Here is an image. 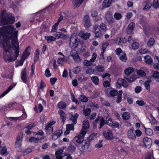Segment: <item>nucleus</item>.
I'll return each mask as SVG.
<instances>
[{
  "mask_svg": "<svg viewBox=\"0 0 159 159\" xmlns=\"http://www.w3.org/2000/svg\"><path fill=\"white\" fill-rule=\"evenodd\" d=\"M127 135L129 139H135L136 138V136L135 134L134 128H131L128 130L127 132Z\"/></svg>",
  "mask_w": 159,
  "mask_h": 159,
  "instance_id": "obj_11",
  "label": "nucleus"
},
{
  "mask_svg": "<svg viewBox=\"0 0 159 159\" xmlns=\"http://www.w3.org/2000/svg\"><path fill=\"white\" fill-rule=\"evenodd\" d=\"M122 118L124 120H128L130 117V113L128 112H124L122 115Z\"/></svg>",
  "mask_w": 159,
  "mask_h": 159,
  "instance_id": "obj_30",
  "label": "nucleus"
},
{
  "mask_svg": "<svg viewBox=\"0 0 159 159\" xmlns=\"http://www.w3.org/2000/svg\"><path fill=\"white\" fill-rule=\"evenodd\" d=\"M103 85L105 87H109L110 86V83L108 81H105L104 82Z\"/></svg>",
  "mask_w": 159,
  "mask_h": 159,
  "instance_id": "obj_63",
  "label": "nucleus"
},
{
  "mask_svg": "<svg viewBox=\"0 0 159 159\" xmlns=\"http://www.w3.org/2000/svg\"><path fill=\"white\" fill-rule=\"evenodd\" d=\"M91 80L94 83L95 85H97L98 84L99 79L98 77L96 76H92L91 78Z\"/></svg>",
  "mask_w": 159,
  "mask_h": 159,
  "instance_id": "obj_33",
  "label": "nucleus"
},
{
  "mask_svg": "<svg viewBox=\"0 0 159 159\" xmlns=\"http://www.w3.org/2000/svg\"><path fill=\"white\" fill-rule=\"evenodd\" d=\"M102 140H100L98 143L95 145V147L98 148L102 147Z\"/></svg>",
  "mask_w": 159,
  "mask_h": 159,
  "instance_id": "obj_54",
  "label": "nucleus"
},
{
  "mask_svg": "<svg viewBox=\"0 0 159 159\" xmlns=\"http://www.w3.org/2000/svg\"><path fill=\"white\" fill-rule=\"evenodd\" d=\"M109 45V43L107 41H106L104 42L102 45V51L103 52H105L106 49L107 48Z\"/></svg>",
  "mask_w": 159,
  "mask_h": 159,
  "instance_id": "obj_40",
  "label": "nucleus"
},
{
  "mask_svg": "<svg viewBox=\"0 0 159 159\" xmlns=\"http://www.w3.org/2000/svg\"><path fill=\"white\" fill-rule=\"evenodd\" d=\"M80 100L82 102H87L88 101V99L85 96L82 95L80 97Z\"/></svg>",
  "mask_w": 159,
  "mask_h": 159,
  "instance_id": "obj_50",
  "label": "nucleus"
},
{
  "mask_svg": "<svg viewBox=\"0 0 159 159\" xmlns=\"http://www.w3.org/2000/svg\"><path fill=\"white\" fill-rule=\"evenodd\" d=\"M118 93V92L115 90H111L110 91V95L112 97L115 96Z\"/></svg>",
  "mask_w": 159,
  "mask_h": 159,
  "instance_id": "obj_47",
  "label": "nucleus"
},
{
  "mask_svg": "<svg viewBox=\"0 0 159 159\" xmlns=\"http://www.w3.org/2000/svg\"><path fill=\"white\" fill-rule=\"evenodd\" d=\"M79 116V115L77 113H75L74 116L72 115L70 119L71 120L74 124H76L77 123V120Z\"/></svg>",
  "mask_w": 159,
  "mask_h": 159,
  "instance_id": "obj_31",
  "label": "nucleus"
},
{
  "mask_svg": "<svg viewBox=\"0 0 159 159\" xmlns=\"http://www.w3.org/2000/svg\"><path fill=\"white\" fill-rule=\"evenodd\" d=\"M30 47L27 48L23 53L21 58L25 60L30 55Z\"/></svg>",
  "mask_w": 159,
  "mask_h": 159,
  "instance_id": "obj_20",
  "label": "nucleus"
},
{
  "mask_svg": "<svg viewBox=\"0 0 159 159\" xmlns=\"http://www.w3.org/2000/svg\"><path fill=\"white\" fill-rule=\"evenodd\" d=\"M101 118V117L98 116L94 121L93 123V127L94 129L97 128L98 124L100 125V120Z\"/></svg>",
  "mask_w": 159,
  "mask_h": 159,
  "instance_id": "obj_27",
  "label": "nucleus"
},
{
  "mask_svg": "<svg viewBox=\"0 0 159 159\" xmlns=\"http://www.w3.org/2000/svg\"><path fill=\"white\" fill-rule=\"evenodd\" d=\"M68 149L71 152H74L76 148L73 145H70L68 147Z\"/></svg>",
  "mask_w": 159,
  "mask_h": 159,
  "instance_id": "obj_59",
  "label": "nucleus"
},
{
  "mask_svg": "<svg viewBox=\"0 0 159 159\" xmlns=\"http://www.w3.org/2000/svg\"><path fill=\"white\" fill-rule=\"evenodd\" d=\"M45 72V75L46 77H49L51 76V74L50 73V71L48 68L46 69Z\"/></svg>",
  "mask_w": 159,
  "mask_h": 159,
  "instance_id": "obj_56",
  "label": "nucleus"
},
{
  "mask_svg": "<svg viewBox=\"0 0 159 159\" xmlns=\"http://www.w3.org/2000/svg\"><path fill=\"white\" fill-rule=\"evenodd\" d=\"M79 35L80 38L85 40L89 39L90 35V33H84V31H81L79 33Z\"/></svg>",
  "mask_w": 159,
  "mask_h": 159,
  "instance_id": "obj_17",
  "label": "nucleus"
},
{
  "mask_svg": "<svg viewBox=\"0 0 159 159\" xmlns=\"http://www.w3.org/2000/svg\"><path fill=\"white\" fill-rule=\"evenodd\" d=\"M73 124H67L66 125V128L70 130H74V127Z\"/></svg>",
  "mask_w": 159,
  "mask_h": 159,
  "instance_id": "obj_51",
  "label": "nucleus"
},
{
  "mask_svg": "<svg viewBox=\"0 0 159 159\" xmlns=\"http://www.w3.org/2000/svg\"><path fill=\"white\" fill-rule=\"evenodd\" d=\"M39 141V139L38 138H36L34 137H32L29 139V141L30 142H34L37 143Z\"/></svg>",
  "mask_w": 159,
  "mask_h": 159,
  "instance_id": "obj_45",
  "label": "nucleus"
},
{
  "mask_svg": "<svg viewBox=\"0 0 159 159\" xmlns=\"http://www.w3.org/2000/svg\"><path fill=\"white\" fill-rule=\"evenodd\" d=\"M0 151H1V155H4L7 152L6 147L4 146V147H0Z\"/></svg>",
  "mask_w": 159,
  "mask_h": 159,
  "instance_id": "obj_42",
  "label": "nucleus"
},
{
  "mask_svg": "<svg viewBox=\"0 0 159 159\" xmlns=\"http://www.w3.org/2000/svg\"><path fill=\"white\" fill-rule=\"evenodd\" d=\"M155 40L152 38H150L148 41V46L149 47H151L155 43Z\"/></svg>",
  "mask_w": 159,
  "mask_h": 159,
  "instance_id": "obj_37",
  "label": "nucleus"
},
{
  "mask_svg": "<svg viewBox=\"0 0 159 159\" xmlns=\"http://www.w3.org/2000/svg\"><path fill=\"white\" fill-rule=\"evenodd\" d=\"M84 0H72V4L75 8L78 7Z\"/></svg>",
  "mask_w": 159,
  "mask_h": 159,
  "instance_id": "obj_21",
  "label": "nucleus"
},
{
  "mask_svg": "<svg viewBox=\"0 0 159 159\" xmlns=\"http://www.w3.org/2000/svg\"><path fill=\"white\" fill-rule=\"evenodd\" d=\"M15 18L10 14H7L6 11L3 10L0 15V26L13 24Z\"/></svg>",
  "mask_w": 159,
  "mask_h": 159,
  "instance_id": "obj_2",
  "label": "nucleus"
},
{
  "mask_svg": "<svg viewBox=\"0 0 159 159\" xmlns=\"http://www.w3.org/2000/svg\"><path fill=\"white\" fill-rule=\"evenodd\" d=\"M58 24L57 23H55L54 25L52 26V29L51 30V32H56L57 29V26Z\"/></svg>",
  "mask_w": 159,
  "mask_h": 159,
  "instance_id": "obj_53",
  "label": "nucleus"
},
{
  "mask_svg": "<svg viewBox=\"0 0 159 159\" xmlns=\"http://www.w3.org/2000/svg\"><path fill=\"white\" fill-rule=\"evenodd\" d=\"M63 148L62 149H59L57 151L55 152V155H61L63 152Z\"/></svg>",
  "mask_w": 159,
  "mask_h": 159,
  "instance_id": "obj_64",
  "label": "nucleus"
},
{
  "mask_svg": "<svg viewBox=\"0 0 159 159\" xmlns=\"http://www.w3.org/2000/svg\"><path fill=\"white\" fill-rule=\"evenodd\" d=\"M132 47L133 49L134 50L138 49L139 47V44L138 43L135 42L132 44Z\"/></svg>",
  "mask_w": 159,
  "mask_h": 159,
  "instance_id": "obj_52",
  "label": "nucleus"
},
{
  "mask_svg": "<svg viewBox=\"0 0 159 159\" xmlns=\"http://www.w3.org/2000/svg\"><path fill=\"white\" fill-rule=\"evenodd\" d=\"M79 39L73 35H71L70 37V46L73 49H75L77 46Z\"/></svg>",
  "mask_w": 159,
  "mask_h": 159,
  "instance_id": "obj_7",
  "label": "nucleus"
},
{
  "mask_svg": "<svg viewBox=\"0 0 159 159\" xmlns=\"http://www.w3.org/2000/svg\"><path fill=\"white\" fill-rule=\"evenodd\" d=\"M111 0H104L103 2V6L104 7H109L111 3Z\"/></svg>",
  "mask_w": 159,
  "mask_h": 159,
  "instance_id": "obj_32",
  "label": "nucleus"
},
{
  "mask_svg": "<svg viewBox=\"0 0 159 159\" xmlns=\"http://www.w3.org/2000/svg\"><path fill=\"white\" fill-rule=\"evenodd\" d=\"M120 59L123 62H126L127 60L126 54L125 52L121 53V54L118 56Z\"/></svg>",
  "mask_w": 159,
  "mask_h": 159,
  "instance_id": "obj_25",
  "label": "nucleus"
},
{
  "mask_svg": "<svg viewBox=\"0 0 159 159\" xmlns=\"http://www.w3.org/2000/svg\"><path fill=\"white\" fill-rule=\"evenodd\" d=\"M84 26L86 29H88L91 25L90 20L89 16L86 15L84 17Z\"/></svg>",
  "mask_w": 159,
  "mask_h": 159,
  "instance_id": "obj_14",
  "label": "nucleus"
},
{
  "mask_svg": "<svg viewBox=\"0 0 159 159\" xmlns=\"http://www.w3.org/2000/svg\"><path fill=\"white\" fill-rule=\"evenodd\" d=\"M18 32L12 25L0 28V46L4 49L3 58L6 62L14 61L19 56Z\"/></svg>",
  "mask_w": 159,
  "mask_h": 159,
  "instance_id": "obj_1",
  "label": "nucleus"
},
{
  "mask_svg": "<svg viewBox=\"0 0 159 159\" xmlns=\"http://www.w3.org/2000/svg\"><path fill=\"white\" fill-rule=\"evenodd\" d=\"M58 112L60 115V118L62 120V121L64 123L66 119V116L65 113L63 111L61 110H59Z\"/></svg>",
  "mask_w": 159,
  "mask_h": 159,
  "instance_id": "obj_23",
  "label": "nucleus"
},
{
  "mask_svg": "<svg viewBox=\"0 0 159 159\" xmlns=\"http://www.w3.org/2000/svg\"><path fill=\"white\" fill-rule=\"evenodd\" d=\"M152 76L153 78L157 79L156 82L159 81V72L157 71H154L152 74Z\"/></svg>",
  "mask_w": 159,
  "mask_h": 159,
  "instance_id": "obj_35",
  "label": "nucleus"
},
{
  "mask_svg": "<svg viewBox=\"0 0 159 159\" xmlns=\"http://www.w3.org/2000/svg\"><path fill=\"white\" fill-rule=\"evenodd\" d=\"M81 66H78L73 69V72L75 74H77L81 71Z\"/></svg>",
  "mask_w": 159,
  "mask_h": 159,
  "instance_id": "obj_41",
  "label": "nucleus"
},
{
  "mask_svg": "<svg viewBox=\"0 0 159 159\" xmlns=\"http://www.w3.org/2000/svg\"><path fill=\"white\" fill-rule=\"evenodd\" d=\"M153 7L155 8H157L158 6V0H154L152 4Z\"/></svg>",
  "mask_w": 159,
  "mask_h": 159,
  "instance_id": "obj_58",
  "label": "nucleus"
},
{
  "mask_svg": "<svg viewBox=\"0 0 159 159\" xmlns=\"http://www.w3.org/2000/svg\"><path fill=\"white\" fill-rule=\"evenodd\" d=\"M84 64L86 66H89L91 65L92 64L90 60L89 61L85 60L84 61Z\"/></svg>",
  "mask_w": 159,
  "mask_h": 159,
  "instance_id": "obj_62",
  "label": "nucleus"
},
{
  "mask_svg": "<svg viewBox=\"0 0 159 159\" xmlns=\"http://www.w3.org/2000/svg\"><path fill=\"white\" fill-rule=\"evenodd\" d=\"M103 134L105 138L107 139L111 140L113 137L112 132L110 130H108L107 131H103Z\"/></svg>",
  "mask_w": 159,
  "mask_h": 159,
  "instance_id": "obj_13",
  "label": "nucleus"
},
{
  "mask_svg": "<svg viewBox=\"0 0 159 159\" xmlns=\"http://www.w3.org/2000/svg\"><path fill=\"white\" fill-rule=\"evenodd\" d=\"M145 133L146 134H147L148 135L151 136L153 134V132L152 129L150 128H145Z\"/></svg>",
  "mask_w": 159,
  "mask_h": 159,
  "instance_id": "obj_39",
  "label": "nucleus"
},
{
  "mask_svg": "<svg viewBox=\"0 0 159 159\" xmlns=\"http://www.w3.org/2000/svg\"><path fill=\"white\" fill-rule=\"evenodd\" d=\"M70 55L72 57L75 62L76 63H80L81 61L78 53L74 49L72 50L70 52Z\"/></svg>",
  "mask_w": 159,
  "mask_h": 159,
  "instance_id": "obj_8",
  "label": "nucleus"
},
{
  "mask_svg": "<svg viewBox=\"0 0 159 159\" xmlns=\"http://www.w3.org/2000/svg\"><path fill=\"white\" fill-rule=\"evenodd\" d=\"M134 132L135 135L138 137H140L142 134V132L139 129L134 130Z\"/></svg>",
  "mask_w": 159,
  "mask_h": 159,
  "instance_id": "obj_55",
  "label": "nucleus"
},
{
  "mask_svg": "<svg viewBox=\"0 0 159 159\" xmlns=\"http://www.w3.org/2000/svg\"><path fill=\"white\" fill-rule=\"evenodd\" d=\"M64 15V17L67 20L70 19V14L69 12L67 13H63Z\"/></svg>",
  "mask_w": 159,
  "mask_h": 159,
  "instance_id": "obj_61",
  "label": "nucleus"
},
{
  "mask_svg": "<svg viewBox=\"0 0 159 159\" xmlns=\"http://www.w3.org/2000/svg\"><path fill=\"white\" fill-rule=\"evenodd\" d=\"M106 18L107 20L110 24H112L115 21L114 19L111 14L110 13H107L106 14Z\"/></svg>",
  "mask_w": 159,
  "mask_h": 159,
  "instance_id": "obj_19",
  "label": "nucleus"
},
{
  "mask_svg": "<svg viewBox=\"0 0 159 159\" xmlns=\"http://www.w3.org/2000/svg\"><path fill=\"white\" fill-rule=\"evenodd\" d=\"M84 137H82V139H81L78 135L77 136H76L75 138V140L77 143H82L81 148L83 150L87 149L89 147L90 142L89 139L86 141L83 139Z\"/></svg>",
  "mask_w": 159,
  "mask_h": 159,
  "instance_id": "obj_4",
  "label": "nucleus"
},
{
  "mask_svg": "<svg viewBox=\"0 0 159 159\" xmlns=\"http://www.w3.org/2000/svg\"><path fill=\"white\" fill-rule=\"evenodd\" d=\"M16 85V84H13L11 85H10L9 87L3 93L0 95V98L3 97L5 96L7 93L11 90L12 88L14 87Z\"/></svg>",
  "mask_w": 159,
  "mask_h": 159,
  "instance_id": "obj_22",
  "label": "nucleus"
},
{
  "mask_svg": "<svg viewBox=\"0 0 159 159\" xmlns=\"http://www.w3.org/2000/svg\"><path fill=\"white\" fill-rule=\"evenodd\" d=\"M91 111V110L89 108L84 109L83 113L85 116H89L90 113Z\"/></svg>",
  "mask_w": 159,
  "mask_h": 159,
  "instance_id": "obj_43",
  "label": "nucleus"
},
{
  "mask_svg": "<svg viewBox=\"0 0 159 159\" xmlns=\"http://www.w3.org/2000/svg\"><path fill=\"white\" fill-rule=\"evenodd\" d=\"M119 81L121 83L122 86H123L124 88H127L128 86V83L124 79L121 78L119 79Z\"/></svg>",
  "mask_w": 159,
  "mask_h": 159,
  "instance_id": "obj_29",
  "label": "nucleus"
},
{
  "mask_svg": "<svg viewBox=\"0 0 159 159\" xmlns=\"http://www.w3.org/2000/svg\"><path fill=\"white\" fill-rule=\"evenodd\" d=\"M95 70L98 72H102L104 70L105 68L103 66L98 65L95 67Z\"/></svg>",
  "mask_w": 159,
  "mask_h": 159,
  "instance_id": "obj_34",
  "label": "nucleus"
},
{
  "mask_svg": "<svg viewBox=\"0 0 159 159\" xmlns=\"http://www.w3.org/2000/svg\"><path fill=\"white\" fill-rule=\"evenodd\" d=\"M123 93V92L121 90H120L117 95V98L116 100V102L117 103H120L122 100L121 96Z\"/></svg>",
  "mask_w": 159,
  "mask_h": 159,
  "instance_id": "obj_26",
  "label": "nucleus"
},
{
  "mask_svg": "<svg viewBox=\"0 0 159 159\" xmlns=\"http://www.w3.org/2000/svg\"><path fill=\"white\" fill-rule=\"evenodd\" d=\"M22 138L23 134L21 133L18 135L15 143V146L16 148H19L21 146Z\"/></svg>",
  "mask_w": 159,
  "mask_h": 159,
  "instance_id": "obj_12",
  "label": "nucleus"
},
{
  "mask_svg": "<svg viewBox=\"0 0 159 159\" xmlns=\"http://www.w3.org/2000/svg\"><path fill=\"white\" fill-rule=\"evenodd\" d=\"M105 52L102 51V52L100 55L99 59L100 61H101V63H103L104 62V53Z\"/></svg>",
  "mask_w": 159,
  "mask_h": 159,
  "instance_id": "obj_46",
  "label": "nucleus"
},
{
  "mask_svg": "<svg viewBox=\"0 0 159 159\" xmlns=\"http://www.w3.org/2000/svg\"><path fill=\"white\" fill-rule=\"evenodd\" d=\"M135 24L133 22L130 23L126 29V33L129 34H131L135 27Z\"/></svg>",
  "mask_w": 159,
  "mask_h": 159,
  "instance_id": "obj_16",
  "label": "nucleus"
},
{
  "mask_svg": "<svg viewBox=\"0 0 159 159\" xmlns=\"http://www.w3.org/2000/svg\"><path fill=\"white\" fill-rule=\"evenodd\" d=\"M136 103L140 106H143L145 104L144 102L142 100H138L136 101Z\"/></svg>",
  "mask_w": 159,
  "mask_h": 159,
  "instance_id": "obj_57",
  "label": "nucleus"
},
{
  "mask_svg": "<svg viewBox=\"0 0 159 159\" xmlns=\"http://www.w3.org/2000/svg\"><path fill=\"white\" fill-rule=\"evenodd\" d=\"M114 18L117 20H120L121 18L122 15L119 12H116L114 15Z\"/></svg>",
  "mask_w": 159,
  "mask_h": 159,
  "instance_id": "obj_44",
  "label": "nucleus"
},
{
  "mask_svg": "<svg viewBox=\"0 0 159 159\" xmlns=\"http://www.w3.org/2000/svg\"><path fill=\"white\" fill-rule=\"evenodd\" d=\"M143 143L146 148H149L152 144V141L150 138L144 137L143 139Z\"/></svg>",
  "mask_w": 159,
  "mask_h": 159,
  "instance_id": "obj_10",
  "label": "nucleus"
},
{
  "mask_svg": "<svg viewBox=\"0 0 159 159\" xmlns=\"http://www.w3.org/2000/svg\"><path fill=\"white\" fill-rule=\"evenodd\" d=\"M86 73L89 75H91L94 73V70L91 68H89L86 70Z\"/></svg>",
  "mask_w": 159,
  "mask_h": 159,
  "instance_id": "obj_48",
  "label": "nucleus"
},
{
  "mask_svg": "<svg viewBox=\"0 0 159 159\" xmlns=\"http://www.w3.org/2000/svg\"><path fill=\"white\" fill-rule=\"evenodd\" d=\"M148 52L147 49L144 48H142L139 50V52L141 54H144Z\"/></svg>",
  "mask_w": 159,
  "mask_h": 159,
  "instance_id": "obj_60",
  "label": "nucleus"
},
{
  "mask_svg": "<svg viewBox=\"0 0 159 159\" xmlns=\"http://www.w3.org/2000/svg\"><path fill=\"white\" fill-rule=\"evenodd\" d=\"M93 29L94 30L95 36L97 38H101L102 35L101 32L99 28V25L96 24L93 26Z\"/></svg>",
  "mask_w": 159,
  "mask_h": 159,
  "instance_id": "obj_9",
  "label": "nucleus"
},
{
  "mask_svg": "<svg viewBox=\"0 0 159 159\" xmlns=\"http://www.w3.org/2000/svg\"><path fill=\"white\" fill-rule=\"evenodd\" d=\"M134 68L132 67H128L125 70V73L126 75L124 78L129 82H133L136 79V77L135 75H132L131 77L129 76L134 71Z\"/></svg>",
  "mask_w": 159,
  "mask_h": 159,
  "instance_id": "obj_3",
  "label": "nucleus"
},
{
  "mask_svg": "<svg viewBox=\"0 0 159 159\" xmlns=\"http://www.w3.org/2000/svg\"><path fill=\"white\" fill-rule=\"evenodd\" d=\"M113 123L111 118L110 116H107L106 118V120L104 119L103 117H102L100 120V126L99 129H101L104 124H107L110 126H112L113 125Z\"/></svg>",
  "mask_w": 159,
  "mask_h": 159,
  "instance_id": "obj_5",
  "label": "nucleus"
},
{
  "mask_svg": "<svg viewBox=\"0 0 159 159\" xmlns=\"http://www.w3.org/2000/svg\"><path fill=\"white\" fill-rule=\"evenodd\" d=\"M45 38L48 43H50L52 41H54L56 40V38L52 36H46Z\"/></svg>",
  "mask_w": 159,
  "mask_h": 159,
  "instance_id": "obj_36",
  "label": "nucleus"
},
{
  "mask_svg": "<svg viewBox=\"0 0 159 159\" xmlns=\"http://www.w3.org/2000/svg\"><path fill=\"white\" fill-rule=\"evenodd\" d=\"M137 73L139 75L142 77H144L146 75L145 73L142 70H139L137 71Z\"/></svg>",
  "mask_w": 159,
  "mask_h": 159,
  "instance_id": "obj_49",
  "label": "nucleus"
},
{
  "mask_svg": "<svg viewBox=\"0 0 159 159\" xmlns=\"http://www.w3.org/2000/svg\"><path fill=\"white\" fill-rule=\"evenodd\" d=\"M52 122L48 123L46 125L45 128L46 133L47 134H52L53 131L52 127Z\"/></svg>",
  "mask_w": 159,
  "mask_h": 159,
  "instance_id": "obj_15",
  "label": "nucleus"
},
{
  "mask_svg": "<svg viewBox=\"0 0 159 159\" xmlns=\"http://www.w3.org/2000/svg\"><path fill=\"white\" fill-rule=\"evenodd\" d=\"M89 122L88 120H84L83 121V126L80 133L79 134L81 139L84 137L87 133L86 129L89 128Z\"/></svg>",
  "mask_w": 159,
  "mask_h": 159,
  "instance_id": "obj_6",
  "label": "nucleus"
},
{
  "mask_svg": "<svg viewBox=\"0 0 159 159\" xmlns=\"http://www.w3.org/2000/svg\"><path fill=\"white\" fill-rule=\"evenodd\" d=\"M144 59L145 62L147 64L151 65L153 62V60L150 56L149 55H147L144 57Z\"/></svg>",
  "mask_w": 159,
  "mask_h": 159,
  "instance_id": "obj_24",
  "label": "nucleus"
},
{
  "mask_svg": "<svg viewBox=\"0 0 159 159\" xmlns=\"http://www.w3.org/2000/svg\"><path fill=\"white\" fill-rule=\"evenodd\" d=\"M66 104L63 102H60L57 104V107L60 109L65 110L66 108Z\"/></svg>",
  "mask_w": 159,
  "mask_h": 159,
  "instance_id": "obj_28",
  "label": "nucleus"
},
{
  "mask_svg": "<svg viewBox=\"0 0 159 159\" xmlns=\"http://www.w3.org/2000/svg\"><path fill=\"white\" fill-rule=\"evenodd\" d=\"M21 79L23 82L26 83L27 82V73L26 68L23 70L21 72Z\"/></svg>",
  "mask_w": 159,
  "mask_h": 159,
  "instance_id": "obj_18",
  "label": "nucleus"
},
{
  "mask_svg": "<svg viewBox=\"0 0 159 159\" xmlns=\"http://www.w3.org/2000/svg\"><path fill=\"white\" fill-rule=\"evenodd\" d=\"M151 80L146 81L144 82V85L145 87L148 91H150V83L151 82Z\"/></svg>",
  "mask_w": 159,
  "mask_h": 159,
  "instance_id": "obj_38",
  "label": "nucleus"
}]
</instances>
